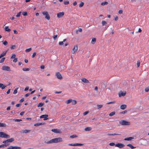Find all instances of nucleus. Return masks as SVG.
<instances>
[{
    "label": "nucleus",
    "instance_id": "nucleus-1",
    "mask_svg": "<svg viewBox=\"0 0 149 149\" xmlns=\"http://www.w3.org/2000/svg\"><path fill=\"white\" fill-rule=\"evenodd\" d=\"M63 141L61 137H58L53 139L49 141H45V143L47 144L52 143H57Z\"/></svg>",
    "mask_w": 149,
    "mask_h": 149
},
{
    "label": "nucleus",
    "instance_id": "nucleus-2",
    "mask_svg": "<svg viewBox=\"0 0 149 149\" xmlns=\"http://www.w3.org/2000/svg\"><path fill=\"white\" fill-rule=\"evenodd\" d=\"M120 124L122 125H130V122L125 120H122L119 121Z\"/></svg>",
    "mask_w": 149,
    "mask_h": 149
},
{
    "label": "nucleus",
    "instance_id": "nucleus-3",
    "mask_svg": "<svg viewBox=\"0 0 149 149\" xmlns=\"http://www.w3.org/2000/svg\"><path fill=\"white\" fill-rule=\"evenodd\" d=\"M43 15L45 16V18L48 20L50 19V16L48 13L47 11H44L42 13Z\"/></svg>",
    "mask_w": 149,
    "mask_h": 149
},
{
    "label": "nucleus",
    "instance_id": "nucleus-4",
    "mask_svg": "<svg viewBox=\"0 0 149 149\" xmlns=\"http://www.w3.org/2000/svg\"><path fill=\"white\" fill-rule=\"evenodd\" d=\"M2 69L3 70H6L7 71H10V67L6 66H3L2 67Z\"/></svg>",
    "mask_w": 149,
    "mask_h": 149
},
{
    "label": "nucleus",
    "instance_id": "nucleus-5",
    "mask_svg": "<svg viewBox=\"0 0 149 149\" xmlns=\"http://www.w3.org/2000/svg\"><path fill=\"white\" fill-rule=\"evenodd\" d=\"M21 147L16 146H10L7 148V149H20Z\"/></svg>",
    "mask_w": 149,
    "mask_h": 149
},
{
    "label": "nucleus",
    "instance_id": "nucleus-6",
    "mask_svg": "<svg viewBox=\"0 0 149 149\" xmlns=\"http://www.w3.org/2000/svg\"><path fill=\"white\" fill-rule=\"evenodd\" d=\"M55 75L57 78L58 79L61 80L63 78L62 76L59 72L56 73Z\"/></svg>",
    "mask_w": 149,
    "mask_h": 149
},
{
    "label": "nucleus",
    "instance_id": "nucleus-7",
    "mask_svg": "<svg viewBox=\"0 0 149 149\" xmlns=\"http://www.w3.org/2000/svg\"><path fill=\"white\" fill-rule=\"evenodd\" d=\"M51 131L56 133H61V130L58 129H53L51 130Z\"/></svg>",
    "mask_w": 149,
    "mask_h": 149
},
{
    "label": "nucleus",
    "instance_id": "nucleus-8",
    "mask_svg": "<svg viewBox=\"0 0 149 149\" xmlns=\"http://www.w3.org/2000/svg\"><path fill=\"white\" fill-rule=\"evenodd\" d=\"M64 14V12H59L57 14V17L58 18H60L62 17Z\"/></svg>",
    "mask_w": 149,
    "mask_h": 149
},
{
    "label": "nucleus",
    "instance_id": "nucleus-9",
    "mask_svg": "<svg viewBox=\"0 0 149 149\" xmlns=\"http://www.w3.org/2000/svg\"><path fill=\"white\" fill-rule=\"evenodd\" d=\"M48 116V115L47 114L42 115L40 116V118H44L43 120H46L48 119L47 117Z\"/></svg>",
    "mask_w": 149,
    "mask_h": 149
},
{
    "label": "nucleus",
    "instance_id": "nucleus-10",
    "mask_svg": "<svg viewBox=\"0 0 149 149\" xmlns=\"http://www.w3.org/2000/svg\"><path fill=\"white\" fill-rule=\"evenodd\" d=\"M125 146V145L122 143H118L115 145V146L118 147L119 148H122Z\"/></svg>",
    "mask_w": 149,
    "mask_h": 149
},
{
    "label": "nucleus",
    "instance_id": "nucleus-11",
    "mask_svg": "<svg viewBox=\"0 0 149 149\" xmlns=\"http://www.w3.org/2000/svg\"><path fill=\"white\" fill-rule=\"evenodd\" d=\"M78 49V47L77 45H75L74 46V47L72 51V53L74 54L76 52Z\"/></svg>",
    "mask_w": 149,
    "mask_h": 149
},
{
    "label": "nucleus",
    "instance_id": "nucleus-12",
    "mask_svg": "<svg viewBox=\"0 0 149 149\" xmlns=\"http://www.w3.org/2000/svg\"><path fill=\"white\" fill-rule=\"evenodd\" d=\"M126 93H123L122 91H120L119 93V97H120L121 96H124L125 95Z\"/></svg>",
    "mask_w": 149,
    "mask_h": 149
},
{
    "label": "nucleus",
    "instance_id": "nucleus-13",
    "mask_svg": "<svg viewBox=\"0 0 149 149\" xmlns=\"http://www.w3.org/2000/svg\"><path fill=\"white\" fill-rule=\"evenodd\" d=\"M81 80L84 83H89V81L86 78H83Z\"/></svg>",
    "mask_w": 149,
    "mask_h": 149
},
{
    "label": "nucleus",
    "instance_id": "nucleus-14",
    "mask_svg": "<svg viewBox=\"0 0 149 149\" xmlns=\"http://www.w3.org/2000/svg\"><path fill=\"white\" fill-rule=\"evenodd\" d=\"M10 145V143H5L3 144L0 145V148H4Z\"/></svg>",
    "mask_w": 149,
    "mask_h": 149
},
{
    "label": "nucleus",
    "instance_id": "nucleus-15",
    "mask_svg": "<svg viewBox=\"0 0 149 149\" xmlns=\"http://www.w3.org/2000/svg\"><path fill=\"white\" fill-rule=\"evenodd\" d=\"M45 124V123H35L34 124V126H38L40 125H44Z\"/></svg>",
    "mask_w": 149,
    "mask_h": 149
},
{
    "label": "nucleus",
    "instance_id": "nucleus-16",
    "mask_svg": "<svg viewBox=\"0 0 149 149\" xmlns=\"http://www.w3.org/2000/svg\"><path fill=\"white\" fill-rule=\"evenodd\" d=\"M127 107V105L125 104H123L120 106V109L122 110H124Z\"/></svg>",
    "mask_w": 149,
    "mask_h": 149
},
{
    "label": "nucleus",
    "instance_id": "nucleus-17",
    "mask_svg": "<svg viewBox=\"0 0 149 149\" xmlns=\"http://www.w3.org/2000/svg\"><path fill=\"white\" fill-rule=\"evenodd\" d=\"M5 134V133L4 132H0V137L4 138Z\"/></svg>",
    "mask_w": 149,
    "mask_h": 149
},
{
    "label": "nucleus",
    "instance_id": "nucleus-18",
    "mask_svg": "<svg viewBox=\"0 0 149 149\" xmlns=\"http://www.w3.org/2000/svg\"><path fill=\"white\" fill-rule=\"evenodd\" d=\"M6 86L3 85L2 83H0V88H1L2 89H4L6 87Z\"/></svg>",
    "mask_w": 149,
    "mask_h": 149
},
{
    "label": "nucleus",
    "instance_id": "nucleus-19",
    "mask_svg": "<svg viewBox=\"0 0 149 149\" xmlns=\"http://www.w3.org/2000/svg\"><path fill=\"white\" fill-rule=\"evenodd\" d=\"M7 143L9 142H12L14 141V139L13 138H11L7 140Z\"/></svg>",
    "mask_w": 149,
    "mask_h": 149
},
{
    "label": "nucleus",
    "instance_id": "nucleus-20",
    "mask_svg": "<svg viewBox=\"0 0 149 149\" xmlns=\"http://www.w3.org/2000/svg\"><path fill=\"white\" fill-rule=\"evenodd\" d=\"M31 131L30 130H23L22 133L24 134H26L30 132Z\"/></svg>",
    "mask_w": 149,
    "mask_h": 149
},
{
    "label": "nucleus",
    "instance_id": "nucleus-21",
    "mask_svg": "<svg viewBox=\"0 0 149 149\" xmlns=\"http://www.w3.org/2000/svg\"><path fill=\"white\" fill-rule=\"evenodd\" d=\"M120 135V134H116V133L107 134V135L109 136H114V135Z\"/></svg>",
    "mask_w": 149,
    "mask_h": 149
},
{
    "label": "nucleus",
    "instance_id": "nucleus-22",
    "mask_svg": "<svg viewBox=\"0 0 149 149\" xmlns=\"http://www.w3.org/2000/svg\"><path fill=\"white\" fill-rule=\"evenodd\" d=\"M127 146L130 147L131 149H133L134 148H136V147L133 146L131 144H128L127 145Z\"/></svg>",
    "mask_w": 149,
    "mask_h": 149
},
{
    "label": "nucleus",
    "instance_id": "nucleus-23",
    "mask_svg": "<svg viewBox=\"0 0 149 149\" xmlns=\"http://www.w3.org/2000/svg\"><path fill=\"white\" fill-rule=\"evenodd\" d=\"M134 138L133 137H129L127 138H125L124 139V140L125 141H130L132 140V139Z\"/></svg>",
    "mask_w": 149,
    "mask_h": 149
},
{
    "label": "nucleus",
    "instance_id": "nucleus-24",
    "mask_svg": "<svg viewBox=\"0 0 149 149\" xmlns=\"http://www.w3.org/2000/svg\"><path fill=\"white\" fill-rule=\"evenodd\" d=\"M44 104H45V103H40L38 104V105H37V107H42L43 105H44Z\"/></svg>",
    "mask_w": 149,
    "mask_h": 149
},
{
    "label": "nucleus",
    "instance_id": "nucleus-25",
    "mask_svg": "<svg viewBox=\"0 0 149 149\" xmlns=\"http://www.w3.org/2000/svg\"><path fill=\"white\" fill-rule=\"evenodd\" d=\"M5 29L6 31L9 32L11 31V29L8 28V26H5Z\"/></svg>",
    "mask_w": 149,
    "mask_h": 149
},
{
    "label": "nucleus",
    "instance_id": "nucleus-26",
    "mask_svg": "<svg viewBox=\"0 0 149 149\" xmlns=\"http://www.w3.org/2000/svg\"><path fill=\"white\" fill-rule=\"evenodd\" d=\"M96 41V39L95 38H93L92 39L91 43L93 44H94Z\"/></svg>",
    "mask_w": 149,
    "mask_h": 149
},
{
    "label": "nucleus",
    "instance_id": "nucleus-27",
    "mask_svg": "<svg viewBox=\"0 0 149 149\" xmlns=\"http://www.w3.org/2000/svg\"><path fill=\"white\" fill-rule=\"evenodd\" d=\"M7 52V51H4V52H3L1 54V55H2V56L3 57L4 56H5Z\"/></svg>",
    "mask_w": 149,
    "mask_h": 149
},
{
    "label": "nucleus",
    "instance_id": "nucleus-28",
    "mask_svg": "<svg viewBox=\"0 0 149 149\" xmlns=\"http://www.w3.org/2000/svg\"><path fill=\"white\" fill-rule=\"evenodd\" d=\"M6 126V125L5 123H0V127H5Z\"/></svg>",
    "mask_w": 149,
    "mask_h": 149
},
{
    "label": "nucleus",
    "instance_id": "nucleus-29",
    "mask_svg": "<svg viewBox=\"0 0 149 149\" xmlns=\"http://www.w3.org/2000/svg\"><path fill=\"white\" fill-rule=\"evenodd\" d=\"M91 130V127H87L85 128L84 130L86 131H90Z\"/></svg>",
    "mask_w": 149,
    "mask_h": 149
},
{
    "label": "nucleus",
    "instance_id": "nucleus-30",
    "mask_svg": "<svg viewBox=\"0 0 149 149\" xmlns=\"http://www.w3.org/2000/svg\"><path fill=\"white\" fill-rule=\"evenodd\" d=\"M81 32L82 31V29L81 28H79L78 29V30H77L76 31V33L77 34L78 33V32Z\"/></svg>",
    "mask_w": 149,
    "mask_h": 149
},
{
    "label": "nucleus",
    "instance_id": "nucleus-31",
    "mask_svg": "<svg viewBox=\"0 0 149 149\" xmlns=\"http://www.w3.org/2000/svg\"><path fill=\"white\" fill-rule=\"evenodd\" d=\"M115 112H114V111H113L112 112H111V113L109 114V116H112L113 115H114L115 114Z\"/></svg>",
    "mask_w": 149,
    "mask_h": 149
},
{
    "label": "nucleus",
    "instance_id": "nucleus-32",
    "mask_svg": "<svg viewBox=\"0 0 149 149\" xmlns=\"http://www.w3.org/2000/svg\"><path fill=\"white\" fill-rule=\"evenodd\" d=\"M108 3L107 2L105 1V2H103L102 3H101V5L102 6H104L105 5H107L108 4Z\"/></svg>",
    "mask_w": 149,
    "mask_h": 149
},
{
    "label": "nucleus",
    "instance_id": "nucleus-33",
    "mask_svg": "<svg viewBox=\"0 0 149 149\" xmlns=\"http://www.w3.org/2000/svg\"><path fill=\"white\" fill-rule=\"evenodd\" d=\"M71 102H72V105L75 104L77 103V102L75 100H72V101H71Z\"/></svg>",
    "mask_w": 149,
    "mask_h": 149
},
{
    "label": "nucleus",
    "instance_id": "nucleus-34",
    "mask_svg": "<svg viewBox=\"0 0 149 149\" xmlns=\"http://www.w3.org/2000/svg\"><path fill=\"white\" fill-rule=\"evenodd\" d=\"M71 101H72V99H70L66 101V103L67 104H69L71 102Z\"/></svg>",
    "mask_w": 149,
    "mask_h": 149
},
{
    "label": "nucleus",
    "instance_id": "nucleus-35",
    "mask_svg": "<svg viewBox=\"0 0 149 149\" xmlns=\"http://www.w3.org/2000/svg\"><path fill=\"white\" fill-rule=\"evenodd\" d=\"M22 70L23 71H28L30 70V68H22Z\"/></svg>",
    "mask_w": 149,
    "mask_h": 149
},
{
    "label": "nucleus",
    "instance_id": "nucleus-36",
    "mask_svg": "<svg viewBox=\"0 0 149 149\" xmlns=\"http://www.w3.org/2000/svg\"><path fill=\"white\" fill-rule=\"evenodd\" d=\"M32 50L31 48H30L28 49H27L25 50V52H30Z\"/></svg>",
    "mask_w": 149,
    "mask_h": 149
},
{
    "label": "nucleus",
    "instance_id": "nucleus-37",
    "mask_svg": "<svg viewBox=\"0 0 149 149\" xmlns=\"http://www.w3.org/2000/svg\"><path fill=\"white\" fill-rule=\"evenodd\" d=\"M77 137V136L75 135H73L70 136V138H76Z\"/></svg>",
    "mask_w": 149,
    "mask_h": 149
},
{
    "label": "nucleus",
    "instance_id": "nucleus-38",
    "mask_svg": "<svg viewBox=\"0 0 149 149\" xmlns=\"http://www.w3.org/2000/svg\"><path fill=\"white\" fill-rule=\"evenodd\" d=\"M10 135H9L8 134H7L5 133L4 138H6V139H8V138H10Z\"/></svg>",
    "mask_w": 149,
    "mask_h": 149
},
{
    "label": "nucleus",
    "instance_id": "nucleus-39",
    "mask_svg": "<svg viewBox=\"0 0 149 149\" xmlns=\"http://www.w3.org/2000/svg\"><path fill=\"white\" fill-rule=\"evenodd\" d=\"M102 26H104L107 24V22L105 21H102Z\"/></svg>",
    "mask_w": 149,
    "mask_h": 149
},
{
    "label": "nucleus",
    "instance_id": "nucleus-40",
    "mask_svg": "<svg viewBox=\"0 0 149 149\" xmlns=\"http://www.w3.org/2000/svg\"><path fill=\"white\" fill-rule=\"evenodd\" d=\"M84 5V3L83 2H81L79 5V7H81L83 6Z\"/></svg>",
    "mask_w": 149,
    "mask_h": 149
},
{
    "label": "nucleus",
    "instance_id": "nucleus-41",
    "mask_svg": "<svg viewBox=\"0 0 149 149\" xmlns=\"http://www.w3.org/2000/svg\"><path fill=\"white\" fill-rule=\"evenodd\" d=\"M97 109H100L101 108L103 107V105H98L97 104Z\"/></svg>",
    "mask_w": 149,
    "mask_h": 149
},
{
    "label": "nucleus",
    "instance_id": "nucleus-42",
    "mask_svg": "<svg viewBox=\"0 0 149 149\" xmlns=\"http://www.w3.org/2000/svg\"><path fill=\"white\" fill-rule=\"evenodd\" d=\"M13 120L15 121L16 122H19L20 121H22V120L21 119H15Z\"/></svg>",
    "mask_w": 149,
    "mask_h": 149
},
{
    "label": "nucleus",
    "instance_id": "nucleus-43",
    "mask_svg": "<svg viewBox=\"0 0 149 149\" xmlns=\"http://www.w3.org/2000/svg\"><path fill=\"white\" fill-rule=\"evenodd\" d=\"M22 15L24 16H27V12H23L22 13Z\"/></svg>",
    "mask_w": 149,
    "mask_h": 149
},
{
    "label": "nucleus",
    "instance_id": "nucleus-44",
    "mask_svg": "<svg viewBox=\"0 0 149 149\" xmlns=\"http://www.w3.org/2000/svg\"><path fill=\"white\" fill-rule=\"evenodd\" d=\"M5 58V57H3V58H2L1 60H0V63H3L4 61Z\"/></svg>",
    "mask_w": 149,
    "mask_h": 149
},
{
    "label": "nucleus",
    "instance_id": "nucleus-45",
    "mask_svg": "<svg viewBox=\"0 0 149 149\" xmlns=\"http://www.w3.org/2000/svg\"><path fill=\"white\" fill-rule=\"evenodd\" d=\"M18 89V88H17L15 89L14 90V91H13V93L14 94H15L17 93V90Z\"/></svg>",
    "mask_w": 149,
    "mask_h": 149
},
{
    "label": "nucleus",
    "instance_id": "nucleus-46",
    "mask_svg": "<svg viewBox=\"0 0 149 149\" xmlns=\"http://www.w3.org/2000/svg\"><path fill=\"white\" fill-rule=\"evenodd\" d=\"M16 47V45H13L11 46L10 48L11 49H13L15 48Z\"/></svg>",
    "mask_w": 149,
    "mask_h": 149
},
{
    "label": "nucleus",
    "instance_id": "nucleus-47",
    "mask_svg": "<svg viewBox=\"0 0 149 149\" xmlns=\"http://www.w3.org/2000/svg\"><path fill=\"white\" fill-rule=\"evenodd\" d=\"M2 42H3V44L4 45H6L8 44V42L6 41H2Z\"/></svg>",
    "mask_w": 149,
    "mask_h": 149
},
{
    "label": "nucleus",
    "instance_id": "nucleus-48",
    "mask_svg": "<svg viewBox=\"0 0 149 149\" xmlns=\"http://www.w3.org/2000/svg\"><path fill=\"white\" fill-rule=\"evenodd\" d=\"M58 44L60 45H62L64 44V43L63 41H60L59 42Z\"/></svg>",
    "mask_w": 149,
    "mask_h": 149
},
{
    "label": "nucleus",
    "instance_id": "nucleus-49",
    "mask_svg": "<svg viewBox=\"0 0 149 149\" xmlns=\"http://www.w3.org/2000/svg\"><path fill=\"white\" fill-rule=\"evenodd\" d=\"M65 5H67L69 3V1H65L64 2Z\"/></svg>",
    "mask_w": 149,
    "mask_h": 149
},
{
    "label": "nucleus",
    "instance_id": "nucleus-50",
    "mask_svg": "<svg viewBox=\"0 0 149 149\" xmlns=\"http://www.w3.org/2000/svg\"><path fill=\"white\" fill-rule=\"evenodd\" d=\"M21 12H19L16 15V16L17 17H19L21 15Z\"/></svg>",
    "mask_w": 149,
    "mask_h": 149
},
{
    "label": "nucleus",
    "instance_id": "nucleus-51",
    "mask_svg": "<svg viewBox=\"0 0 149 149\" xmlns=\"http://www.w3.org/2000/svg\"><path fill=\"white\" fill-rule=\"evenodd\" d=\"M115 101H112V102H108L107 103V104H114V103H115Z\"/></svg>",
    "mask_w": 149,
    "mask_h": 149
},
{
    "label": "nucleus",
    "instance_id": "nucleus-52",
    "mask_svg": "<svg viewBox=\"0 0 149 149\" xmlns=\"http://www.w3.org/2000/svg\"><path fill=\"white\" fill-rule=\"evenodd\" d=\"M145 91L146 92H148L149 91V87L146 88L145 89Z\"/></svg>",
    "mask_w": 149,
    "mask_h": 149
},
{
    "label": "nucleus",
    "instance_id": "nucleus-53",
    "mask_svg": "<svg viewBox=\"0 0 149 149\" xmlns=\"http://www.w3.org/2000/svg\"><path fill=\"white\" fill-rule=\"evenodd\" d=\"M57 35H54L53 36V39H54V40H56V39L57 38Z\"/></svg>",
    "mask_w": 149,
    "mask_h": 149
},
{
    "label": "nucleus",
    "instance_id": "nucleus-54",
    "mask_svg": "<svg viewBox=\"0 0 149 149\" xmlns=\"http://www.w3.org/2000/svg\"><path fill=\"white\" fill-rule=\"evenodd\" d=\"M84 145L82 143H76V146H82Z\"/></svg>",
    "mask_w": 149,
    "mask_h": 149
},
{
    "label": "nucleus",
    "instance_id": "nucleus-55",
    "mask_svg": "<svg viewBox=\"0 0 149 149\" xmlns=\"http://www.w3.org/2000/svg\"><path fill=\"white\" fill-rule=\"evenodd\" d=\"M16 55L15 54H13L11 57V59L15 58Z\"/></svg>",
    "mask_w": 149,
    "mask_h": 149
},
{
    "label": "nucleus",
    "instance_id": "nucleus-56",
    "mask_svg": "<svg viewBox=\"0 0 149 149\" xmlns=\"http://www.w3.org/2000/svg\"><path fill=\"white\" fill-rule=\"evenodd\" d=\"M68 145L70 146H76V143L74 144H69Z\"/></svg>",
    "mask_w": 149,
    "mask_h": 149
},
{
    "label": "nucleus",
    "instance_id": "nucleus-57",
    "mask_svg": "<svg viewBox=\"0 0 149 149\" xmlns=\"http://www.w3.org/2000/svg\"><path fill=\"white\" fill-rule=\"evenodd\" d=\"M17 58H15L13 60V62L16 63L17 62Z\"/></svg>",
    "mask_w": 149,
    "mask_h": 149
},
{
    "label": "nucleus",
    "instance_id": "nucleus-58",
    "mask_svg": "<svg viewBox=\"0 0 149 149\" xmlns=\"http://www.w3.org/2000/svg\"><path fill=\"white\" fill-rule=\"evenodd\" d=\"M115 145L116 144L115 143H111L109 144V145L110 146H114V145L115 146Z\"/></svg>",
    "mask_w": 149,
    "mask_h": 149
},
{
    "label": "nucleus",
    "instance_id": "nucleus-59",
    "mask_svg": "<svg viewBox=\"0 0 149 149\" xmlns=\"http://www.w3.org/2000/svg\"><path fill=\"white\" fill-rule=\"evenodd\" d=\"M36 52H34L32 56V57L34 58L36 55Z\"/></svg>",
    "mask_w": 149,
    "mask_h": 149
},
{
    "label": "nucleus",
    "instance_id": "nucleus-60",
    "mask_svg": "<svg viewBox=\"0 0 149 149\" xmlns=\"http://www.w3.org/2000/svg\"><path fill=\"white\" fill-rule=\"evenodd\" d=\"M137 67H139L140 65V62L139 61H138L137 63Z\"/></svg>",
    "mask_w": 149,
    "mask_h": 149
},
{
    "label": "nucleus",
    "instance_id": "nucleus-61",
    "mask_svg": "<svg viewBox=\"0 0 149 149\" xmlns=\"http://www.w3.org/2000/svg\"><path fill=\"white\" fill-rule=\"evenodd\" d=\"M88 113H89L88 111H85L83 113V115H86V114H87Z\"/></svg>",
    "mask_w": 149,
    "mask_h": 149
},
{
    "label": "nucleus",
    "instance_id": "nucleus-62",
    "mask_svg": "<svg viewBox=\"0 0 149 149\" xmlns=\"http://www.w3.org/2000/svg\"><path fill=\"white\" fill-rule=\"evenodd\" d=\"M29 87L28 86L26 87L24 90V91H26L29 90Z\"/></svg>",
    "mask_w": 149,
    "mask_h": 149
},
{
    "label": "nucleus",
    "instance_id": "nucleus-63",
    "mask_svg": "<svg viewBox=\"0 0 149 149\" xmlns=\"http://www.w3.org/2000/svg\"><path fill=\"white\" fill-rule=\"evenodd\" d=\"M123 11L122 10H120L118 11V13L119 14H122L123 13Z\"/></svg>",
    "mask_w": 149,
    "mask_h": 149
},
{
    "label": "nucleus",
    "instance_id": "nucleus-64",
    "mask_svg": "<svg viewBox=\"0 0 149 149\" xmlns=\"http://www.w3.org/2000/svg\"><path fill=\"white\" fill-rule=\"evenodd\" d=\"M24 101V99L23 98H22L19 100V102L20 103Z\"/></svg>",
    "mask_w": 149,
    "mask_h": 149
}]
</instances>
